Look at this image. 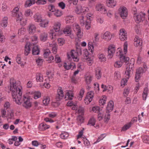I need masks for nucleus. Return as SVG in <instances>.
<instances>
[{
  "label": "nucleus",
  "mask_w": 149,
  "mask_h": 149,
  "mask_svg": "<svg viewBox=\"0 0 149 149\" xmlns=\"http://www.w3.org/2000/svg\"><path fill=\"white\" fill-rule=\"evenodd\" d=\"M9 88L11 91L13 101L18 104H21L22 101V87L18 86L15 80L11 79Z\"/></svg>",
  "instance_id": "f257e3e1"
},
{
  "label": "nucleus",
  "mask_w": 149,
  "mask_h": 149,
  "mask_svg": "<svg viewBox=\"0 0 149 149\" xmlns=\"http://www.w3.org/2000/svg\"><path fill=\"white\" fill-rule=\"evenodd\" d=\"M12 14L13 16L16 17L17 22L19 23L23 26L26 24L27 20L23 19L22 14L19 11V9L18 7H15L13 10Z\"/></svg>",
  "instance_id": "f03ea898"
},
{
  "label": "nucleus",
  "mask_w": 149,
  "mask_h": 149,
  "mask_svg": "<svg viewBox=\"0 0 149 149\" xmlns=\"http://www.w3.org/2000/svg\"><path fill=\"white\" fill-rule=\"evenodd\" d=\"M89 11V8L88 7L82 5L77 6L75 10V12L77 14H84Z\"/></svg>",
  "instance_id": "7ed1b4c3"
},
{
  "label": "nucleus",
  "mask_w": 149,
  "mask_h": 149,
  "mask_svg": "<svg viewBox=\"0 0 149 149\" xmlns=\"http://www.w3.org/2000/svg\"><path fill=\"white\" fill-rule=\"evenodd\" d=\"M67 55L69 59H70L71 57L74 61L78 62L79 61V54L77 51L72 50L70 54H68Z\"/></svg>",
  "instance_id": "20e7f679"
},
{
  "label": "nucleus",
  "mask_w": 149,
  "mask_h": 149,
  "mask_svg": "<svg viewBox=\"0 0 149 149\" xmlns=\"http://www.w3.org/2000/svg\"><path fill=\"white\" fill-rule=\"evenodd\" d=\"M115 46L113 45H109L107 49L108 55V59H111L113 57L115 52Z\"/></svg>",
  "instance_id": "39448f33"
},
{
  "label": "nucleus",
  "mask_w": 149,
  "mask_h": 149,
  "mask_svg": "<svg viewBox=\"0 0 149 149\" xmlns=\"http://www.w3.org/2000/svg\"><path fill=\"white\" fill-rule=\"evenodd\" d=\"M73 27L77 37L79 38H81L83 36V33L81 31L79 25L75 23L73 24Z\"/></svg>",
  "instance_id": "423d86ee"
},
{
  "label": "nucleus",
  "mask_w": 149,
  "mask_h": 149,
  "mask_svg": "<svg viewBox=\"0 0 149 149\" xmlns=\"http://www.w3.org/2000/svg\"><path fill=\"white\" fill-rule=\"evenodd\" d=\"M94 97V93L92 91L88 92L84 99L85 103L87 104H89L93 100Z\"/></svg>",
  "instance_id": "0eeeda50"
},
{
  "label": "nucleus",
  "mask_w": 149,
  "mask_h": 149,
  "mask_svg": "<svg viewBox=\"0 0 149 149\" xmlns=\"http://www.w3.org/2000/svg\"><path fill=\"white\" fill-rule=\"evenodd\" d=\"M145 19V14L142 12L134 16V19L136 22L139 23L142 22Z\"/></svg>",
  "instance_id": "6e6552de"
},
{
  "label": "nucleus",
  "mask_w": 149,
  "mask_h": 149,
  "mask_svg": "<svg viewBox=\"0 0 149 149\" xmlns=\"http://www.w3.org/2000/svg\"><path fill=\"white\" fill-rule=\"evenodd\" d=\"M95 9L96 11L100 12L102 14H105L107 13V10L103 4H97L95 6Z\"/></svg>",
  "instance_id": "1a4fd4ad"
},
{
  "label": "nucleus",
  "mask_w": 149,
  "mask_h": 149,
  "mask_svg": "<svg viewBox=\"0 0 149 149\" xmlns=\"http://www.w3.org/2000/svg\"><path fill=\"white\" fill-rule=\"evenodd\" d=\"M116 55L120 56V59L121 60H125V61H126L127 63L128 61H129V58L128 57H126L123 55V52L121 49L120 48H118L116 52Z\"/></svg>",
  "instance_id": "9d476101"
},
{
  "label": "nucleus",
  "mask_w": 149,
  "mask_h": 149,
  "mask_svg": "<svg viewBox=\"0 0 149 149\" xmlns=\"http://www.w3.org/2000/svg\"><path fill=\"white\" fill-rule=\"evenodd\" d=\"M118 13L121 17L123 19H125L127 16L128 13L127 8L124 7L119 8Z\"/></svg>",
  "instance_id": "9b49d317"
},
{
  "label": "nucleus",
  "mask_w": 149,
  "mask_h": 149,
  "mask_svg": "<svg viewBox=\"0 0 149 149\" xmlns=\"http://www.w3.org/2000/svg\"><path fill=\"white\" fill-rule=\"evenodd\" d=\"M119 32V37L120 40L123 41L126 40L127 38V35L125 30L121 29L120 30Z\"/></svg>",
  "instance_id": "f8f14e48"
},
{
  "label": "nucleus",
  "mask_w": 149,
  "mask_h": 149,
  "mask_svg": "<svg viewBox=\"0 0 149 149\" xmlns=\"http://www.w3.org/2000/svg\"><path fill=\"white\" fill-rule=\"evenodd\" d=\"M23 97L24 102L22 104L23 106L26 109L30 108L32 104L29 99L25 96H24Z\"/></svg>",
  "instance_id": "ddd939ff"
},
{
  "label": "nucleus",
  "mask_w": 149,
  "mask_h": 149,
  "mask_svg": "<svg viewBox=\"0 0 149 149\" xmlns=\"http://www.w3.org/2000/svg\"><path fill=\"white\" fill-rule=\"evenodd\" d=\"M36 25L33 24H30L27 27V30L29 33L33 35L36 32Z\"/></svg>",
  "instance_id": "4468645a"
},
{
  "label": "nucleus",
  "mask_w": 149,
  "mask_h": 149,
  "mask_svg": "<svg viewBox=\"0 0 149 149\" xmlns=\"http://www.w3.org/2000/svg\"><path fill=\"white\" fill-rule=\"evenodd\" d=\"M64 96L63 92L61 88H58L57 90V94L56 96V99L57 101H59L63 99Z\"/></svg>",
  "instance_id": "2eb2a0df"
},
{
  "label": "nucleus",
  "mask_w": 149,
  "mask_h": 149,
  "mask_svg": "<svg viewBox=\"0 0 149 149\" xmlns=\"http://www.w3.org/2000/svg\"><path fill=\"white\" fill-rule=\"evenodd\" d=\"M101 70V68L99 67H97L95 69L94 72L95 77L98 79H100L102 77Z\"/></svg>",
  "instance_id": "dca6fc26"
},
{
  "label": "nucleus",
  "mask_w": 149,
  "mask_h": 149,
  "mask_svg": "<svg viewBox=\"0 0 149 149\" xmlns=\"http://www.w3.org/2000/svg\"><path fill=\"white\" fill-rule=\"evenodd\" d=\"M125 60H118L116 61L114 64V65L115 67L116 68H120L123 65V62H125V64L126 65H127V64H129V61H128L127 63H126V61H125Z\"/></svg>",
  "instance_id": "f3484780"
},
{
  "label": "nucleus",
  "mask_w": 149,
  "mask_h": 149,
  "mask_svg": "<svg viewBox=\"0 0 149 149\" xmlns=\"http://www.w3.org/2000/svg\"><path fill=\"white\" fill-rule=\"evenodd\" d=\"M143 72V69L141 67L137 68L136 71L135 75V80L136 82H138L141 77V74Z\"/></svg>",
  "instance_id": "a211bd4d"
},
{
  "label": "nucleus",
  "mask_w": 149,
  "mask_h": 149,
  "mask_svg": "<svg viewBox=\"0 0 149 149\" xmlns=\"http://www.w3.org/2000/svg\"><path fill=\"white\" fill-rule=\"evenodd\" d=\"M48 34L45 31H43L41 33L39 36V38L41 41L45 42L47 40Z\"/></svg>",
  "instance_id": "6ab92c4d"
},
{
  "label": "nucleus",
  "mask_w": 149,
  "mask_h": 149,
  "mask_svg": "<svg viewBox=\"0 0 149 149\" xmlns=\"http://www.w3.org/2000/svg\"><path fill=\"white\" fill-rule=\"evenodd\" d=\"M33 47V45L29 42L27 43L25 45L24 49V54L27 56L31 51V48Z\"/></svg>",
  "instance_id": "aec40b11"
},
{
  "label": "nucleus",
  "mask_w": 149,
  "mask_h": 149,
  "mask_svg": "<svg viewBox=\"0 0 149 149\" xmlns=\"http://www.w3.org/2000/svg\"><path fill=\"white\" fill-rule=\"evenodd\" d=\"M133 70L132 68H130L128 66H126V70L125 72V77L128 79L132 74Z\"/></svg>",
  "instance_id": "412c9836"
},
{
  "label": "nucleus",
  "mask_w": 149,
  "mask_h": 149,
  "mask_svg": "<svg viewBox=\"0 0 149 149\" xmlns=\"http://www.w3.org/2000/svg\"><path fill=\"white\" fill-rule=\"evenodd\" d=\"M112 38L111 33L109 31H106L103 34L102 38L107 41H109Z\"/></svg>",
  "instance_id": "4be33fe9"
},
{
  "label": "nucleus",
  "mask_w": 149,
  "mask_h": 149,
  "mask_svg": "<svg viewBox=\"0 0 149 149\" xmlns=\"http://www.w3.org/2000/svg\"><path fill=\"white\" fill-rule=\"evenodd\" d=\"M61 24L60 22H55L53 26V29L56 32H59L60 31Z\"/></svg>",
  "instance_id": "5701e85b"
},
{
  "label": "nucleus",
  "mask_w": 149,
  "mask_h": 149,
  "mask_svg": "<svg viewBox=\"0 0 149 149\" xmlns=\"http://www.w3.org/2000/svg\"><path fill=\"white\" fill-rule=\"evenodd\" d=\"M113 102L112 101H110L108 103L106 109V111L109 112L112 111L113 108Z\"/></svg>",
  "instance_id": "b1692460"
},
{
  "label": "nucleus",
  "mask_w": 149,
  "mask_h": 149,
  "mask_svg": "<svg viewBox=\"0 0 149 149\" xmlns=\"http://www.w3.org/2000/svg\"><path fill=\"white\" fill-rule=\"evenodd\" d=\"M74 97L73 92L71 91H67L65 95V98H67L68 99L71 100Z\"/></svg>",
  "instance_id": "393cba45"
},
{
  "label": "nucleus",
  "mask_w": 149,
  "mask_h": 149,
  "mask_svg": "<svg viewBox=\"0 0 149 149\" xmlns=\"http://www.w3.org/2000/svg\"><path fill=\"white\" fill-rule=\"evenodd\" d=\"M134 45L136 47L141 46L142 45L141 40L140 38L137 36L135 37L134 39Z\"/></svg>",
  "instance_id": "a878e982"
},
{
  "label": "nucleus",
  "mask_w": 149,
  "mask_h": 149,
  "mask_svg": "<svg viewBox=\"0 0 149 149\" xmlns=\"http://www.w3.org/2000/svg\"><path fill=\"white\" fill-rule=\"evenodd\" d=\"M49 22V21L48 20L42 19L41 21L40 22L39 25L41 27L45 28L48 26Z\"/></svg>",
  "instance_id": "bb28decb"
},
{
  "label": "nucleus",
  "mask_w": 149,
  "mask_h": 149,
  "mask_svg": "<svg viewBox=\"0 0 149 149\" xmlns=\"http://www.w3.org/2000/svg\"><path fill=\"white\" fill-rule=\"evenodd\" d=\"M50 126L45 123H41L39 126V129L40 131H44L49 128Z\"/></svg>",
  "instance_id": "cd10ccee"
},
{
  "label": "nucleus",
  "mask_w": 149,
  "mask_h": 149,
  "mask_svg": "<svg viewBox=\"0 0 149 149\" xmlns=\"http://www.w3.org/2000/svg\"><path fill=\"white\" fill-rule=\"evenodd\" d=\"M36 2V0H27L26 1L24 6L26 8L29 7L34 4Z\"/></svg>",
  "instance_id": "c85d7f7f"
},
{
  "label": "nucleus",
  "mask_w": 149,
  "mask_h": 149,
  "mask_svg": "<svg viewBox=\"0 0 149 149\" xmlns=\"http://www.w3.org/2000/svg\"><path fill=\"white\" fill-rule=\"evenodd\" d=\"M8 24V18L7 17H4L0 22V24L3 28L6 27Z\"/></svg>",
  "instance_id": "c756f323"
},
{
  "label": "nucleus",
  "mask_w": 149,
  "mask_h": 149,
  "mask_svg": "<svg viewBox=\"0 0 149 149\" xmlns=\"http://www.w3.org/2000/svg\"><path fill=\"white\" fill-rule=\"evenodd\" d=\"M106 4L109 7L113 8L115 6L116 3L114 0H107Z\"/></svg>",
  "instance_id": "7c9ffc66"
},
{
  "label": "nucleus",
  "mask_w": 149,
  "mask_h": 149,
  "mask_svg": "<svg viewBox=\"0 0 149 149\" xmlns=\"http://www.w3.org/2000/svg\"><path fill=\"white\" fill-rule=\"evenodd\" d=\"M33 17L34 21L38 22H40L42 19L41 15L38 13L35 14L34 15Z\"/></svg>",
  "instance_id": "2f4dec72"
},
{
  "label": "nucleus",
  "mask_w": 149,
  "mask_h": 149,
  "mask_svg": "<svg viewBox=\"0 0 149 149\" xmlns=\"http://www.w3.org/2000/svg\"><path fill=\"white\" fill-rule=\"evenodd\" d=\"M63 32L65 36H68L72 32L71 29L69 26L66 27L64 29Z\"/></svg>",
  "instance_id": "473e14b6"
},
{
  "label": "nucleus",
  "mask_w": 149,
  "mask_h": 149,
  "mask_svg": "<svg viewBox=\"0 0 149 149\" xmlns=\"http://www.w3.org/2000/svg\"><path fill=\"white\" fill-rule=\"evenodd\" d=\"M36 78L37 82H42L43 81V75L40 73H37L36 75Z\"/></svg>",
  "instance_id": "72a5a7b5"
},
{
  "label": "nucleus",
  "mask_w": 149,
  "mask_h": 149,
  "mask_svg": "<svg viewBox=\"0 0 149 149\" xmlns=\"http://www.w3.org/2000/svg\"><path fill=\"white\" fill-rule=\"evenodd\" d=\"M107 97L105 95H103L99 100V103L100 105H104L106 103Z\"/></svg>",
  "instance_id": "f704fd0d"
},
{
  "label": "nucleus",
  "mask_w": 149,
  "mask_h": 149,
  "mask_svg": "<svg viewBox=\"0 0 149 149\" xmlns=\"http://www.w3.org/2000/svg\"><path fill=\"white\" fill-rule=\"evenodd\" d=\"M85 81L87 84H90L93 78V76L91 75L86 76L85 77Z\"/></svg>",
  "instance_id": "c9c22d12"
},
{
  "label": "nucleus",
  "mask_w": 149,
  "mask_h": 149,
  "mask_svg": "<svg viewBox=\"0 0 149 149\" xmlns=\"http://www.w3.org/2000/svg\"><path fill=\"white\" fill-rule=\"evenodd\" d=\"M84 90L83 88H82L79 92L77 96V98L78 100H81L83 96L84 93Z\"/></svg>",
  "instance_id": "e433bc0d"
},
{
  "label": "nucleus",
  "mask_w": 149,
  "mask_h": 149,
  "mask_svg": "<svg viewBox=\"0 0 149 149\" xmlns=\"http://www.w3.org/2000/svg\"><path fill=\"white\" fill-rule=\"evenodd\" d=\"M32 54L33 55H38L39 53V50L37 46H34L33 47L32 50Z\"/></svg>",
  "instance_id": "4c0bfd02"
},
{
  "label": "nucleus",
  "mask_w": 149,
  "mask_h": 149,
  "mask_svg": "<svg viewBox=\"0 0 149 149\" xmlns=\"http://www.w3.org/2000/svg\"><path fill=\"white\" fill-rule=\"evenodd\" d=\"M24 15L26 17H31L33 15V13L30 9H27L25 11Z\"/></svg>",
  "instance_id": "58836bf2"
},
{
  "label": "nucleus",
  "mask_w": 149,
  "mask_h": 149,
  "mask_svg": "<svg viewBox=\"0 0 149 149\" xmlns=\"http://www.w3.org/2000/svg\"><path fill=\"white\" fill-rule=\"evenodd\" d=\"M98 57L99 61L101 62H104L106 61V58L103 54H99Z\"/></svg>",
  "instance_id": "ea45409f"
},
{
  "label": "nucleus",
  "mask_w": 149,
  "mask_h": 149,
  "mask_svg": "<svg viewBox=\"0 0 149 149\" xmlns=\"http://www.w3.org/2000/svg\"><path fill=\"white\" fill-rule=\"evenodd\" d=\"M131 125L129 123L125 124L122 128L121 131H125L129 129Z\"/></svg>",
  "instance_id": "a19ab883"
},
{
  "label": "nucleus",
  "mask_w": 149,
  "mask_h": 149,
  "mask_svg": "<svg viewBox=\"0 0 149 149\" xmlns=\"http://www.w3.org/2000/svg\"><path fill=\"white\" fill-rule=\"evenodd\" d=\"M54 15L57 17H61L63 14L62 11L59 10H57L54 11Z\"/></svg>",
  "instance_id": "79ce46f5"
},
{
  "label": "nucleus",
  "mask_w": 149,
  "mask_h": 149,
  "mask_svg": "<svg viewBox=\"0 0 149 149\" xmlns=\"http://www.w3.org/2000/svg\"><path fill=\"white\" fill-rule=\"evenodd\" d=\"M74 20V17L72 16H69L65 18V21L67 23H72Z\"/></svg>",
  "instance_id": "37998d69"
},
{
  "label": "nucleus",
  "mask_w": 149,
  "mask_h": 149,
  "mask_svg": "<svg viewBox=\"0 0 149 149\" xmlns=\"http://www.w3.org/2000/svg\"><path fill=\"white\" fill-rule=\"evenodd\" d=\"M104 120L105 122H108L110 118V114L109 112L108 111H106L105 114L104 113Z\"/></svg>",
  "instance_id": "c03bdc74"
},
{
  "label": "nucleus",
  "mask_w": 149,
  "mask_h": 149,
  "mask_svg": "<svg viewBox=\"0 0 149 149\" xmlns=\"http://www.w3.org/2000/svg\"><path fill=\"white\" fill-rule=\"evenodd\" d=\"M86 62L89 66H91L93 63V59L92 58L88 57L85 58Z\"/></svg>",
  "instance_id": "a18cd8bd"
},
{
  "label": "nucleus",
  "mask_w": 149,
  "mask_h": 149,
  "mask_svg": "<svg viewBox=\"0 0 149 149\" xmlns=\"http://www.w3.org/2000/svg\"><path fill=\"white\" fill-rule=\"evenodd\" d=\"M88 49L89 52L93 54V52L94 51V47L92 43H89L88 44Z\"/></svg>",
  "instance_id": "49530a36"
},
{
  "label": "nucleus",
  "mask_w": 149,
  "mask_h": 149,
  "mask_svg": "<svg viewBox=\"0 0 149 149\" xmlns=\"http://www.w3.org/2000/svg\"><path fill=\"white\" fill-rule=\"evenodd\" d=\"M41 93L40 91L35 92L33 94V97L34 99H37L41 97Z\"/></svg>",
  "instance_id": "de8ad7c7"
},
{
  "label": "nucleus",
  "mask_w": 149,
  "mask_h": 149,
  "mask_svg": "<svg viewBox=\"0 0 149 149\" xmlns=\"http://www.w3.org/2000/svg\"><path fill=\"white\" fill-rule=\"evenodd\" d=\"M68 136L69 134L68 132H63L60 134V137L62 139H65L68 137Z\"/></svg>",
  "instance_id": "09e8293b"
},
{
  "label": "nucleus",
  "mask_w": 149,
  "mask_h": 149,
  "mask_svg": "<svg viewBox=\"0 0 149 149\" xmlns=\"http://www.w3.org/2000/svg\"><path fill=\"white\" fill-rule=\"evenodd\" d=\"M36 62L38 65L41 66L43 63L44 60L41 58L39 57L36 59Z\"/></svg>",
  "instance_id": "8fccbe9b"
},
{
  "label": "nucleus",
  "mask_w": 149,
  "mask_h": 149,
  "mask_svg": "<svg viewBox=\"0 0 149 149\" xmlns=\"http://www.w3.org/2000/svg\"><path fill=\"white\" fill-rule=\"evenodd\" d=\"M120 74L118 71H115L114 74V78L115 79L117 80L120 78Z\"/></svg>",
  "instance_id": "3c124183"
},
{
  "label": "nucleus",
  "mask_w": 149,
  "mask_h": 149,
  "mask_svg": "<svg viewBox=\"0 0 149 149\" xmlns=\"http://www.w3.org/2000/svg\"><path fill=\"white\" fill-rule=\"evenodd\" d=\"M14 115L13 111H11L7 114L6 118L7 120L9 119H13L14 118Z\"/></svg>",
  "instance_id": "603ef678"
},
{
  "label": "nucleus",
  "mask_w": 149,
  "mask_h": 149,
  "mask_svg": "<svg viewBox=\"0 0 149 149\" xmlns=\"http://www.w3.org/2000/svg\"><path fill=\"white\" fill-rule=\"evenodd\" d=\"M148 88L147 87L145 88L143 94V100H146L147 96Z\"/></svg>",
  "instance_id": "864d4df0"
},
{
  "label": "nucleus",
  "mask_w": 149,
  "mask_h": 149,
  "mask_svg": "<svg viewBox=\"0 0 149 149\" xmlns=\"http://www.w3.org/2000/svg\"><path fill=\"white\" fill-rule=\"evenodd\" d=\"M129 79L126 77L123 79L121 81V86L123 87L125 85L127 84V83Z\"/></svg>",
  "instance_id": "5fc2aeb1"
},
{
  "label": "nucleus",
  "mask_w": 149,
  "mask_h": 149,
  "mask_svg": "<svg viewBox=\"0 0 149 149\" xmlns=\"http://www.w3.org/2000/svg\"><path fill=\"white\" fill-rule=\"evenodd\" d=\"M1 116L3 118H6V109H4L2 108L1 110Z\"/></svg>",
  "instance_id": "6e6d98bb"
},
{
  "label": "nucleus",
  "mask_w": 149,
  "mask_h": 149,
  "mask_svg": "<svg viewBox=\"0 0 149 149\" xmlns=\"http://www.w3.org/2000/svg\"><path fill=\"white\" fill-rule=\"evenodd\" d=\"M95 118L94 117H92L89 120L87 125H91V126H93L95 125Z\"/></svg>",
  "instance_id": "4d7b16f0"
},
{
  "label": "nucleus",
  "mask_w": 149,
  "mask_h": 149,
  "mask_svg": "<svg viewBox=\"0 0 149 149\" xmlns=\"http://www.w3.org/2000/svg\"><path fill=\"white\" fill-rule=\"evenodd\" d=\"M86 20H84V17L83 16H81L79 17L80 24L81 26H84L86 22Z\"/></svg>",
  "instance_id": "13d9d810"
},
{
  "label": "nucleus",
  "mask_w": 149,
  "mask_h": 149,
  "mask_svg": "<svg viewBox=\"0 0 149 149\" xmlns=\"http://www.w3.org/2000/svg\"><path fill=\"white\" fill-rule=\"evenodd\" d=\"M50 102V98L48 97H47L44 98L42 101L43 104L45 106L48 105Z\"/></svg>",
  "instance_id": "bf43d9fd"
},
{
  "label": "nucleus",
  "mask_w": 149,
  "mask_h": 149,
  "mask_svg": "<svg viewBox=\"0 0 149 149\" xmlns=\"http://www.w3.org/2000/svg\"><path fill=\"white\" fill-rule=\"evenodd\" d=\"M58 42L60 46H62L65 43V40L63 38H59L58 39Z\"/></svg>",
  "instance_id": "052dcab7"
},
{
  "label": "nucleus",
  "mask_w": 149,
  "mask_h": 149,
  "mask_svg": "<svg viewBox=\"0 0 149 149\" xmlns=\"http://www.w3.org/2000/svg\"><path fill=\"white\" fill-rule=\"evenodd\" d=\"M26 32V29L24 28H21L18 30V34L19 36H21L24 34Z\"/></svg>",
  "instance_id": "680f3d73"
},
{
  "label": "nucleus",
  "mask_w": 149,
  "mask_h": 149,
  "mask_svg": "<svg viewBox=\"0 0 149 149\" xmlns=\"http://www.w3.org/2000/svg\"><path fill=\"white\" fill-rule=\"evenodd\" d=\"M106 136L105 134H101L98 138L97 141L95 142V143L99 142L100 141L103 139Z\"/></svg>",
  "instance_id": "e2e57ef3"
},
{
  "label": "nucleus",
  "mask_w": 149,
  "mask_h": 149,
  "mask_svg": "<svg viewBox=\"0 0 149 149\" xmlns=\"http://www.w3.org/2000/svg\"><path fill=\"white\" fill-rule=\"evenodd\" d=\"M31 39L33 42L36 43L38 42V37L36 34L34 35L31 37Z\"/></svg>",
  "instance_id": "0e129e2a"
},
{
  "label": "nucleus",
  "mask_w": 149,
  "mask_h": 149,
  "mask_svg": "<svg viewBox=\"0 0 149 149\" xmlns=\"http://www.w3.org/2000/svg\"><path fill=\"white\" fill-rule=\"evenodd\" d=\"M77 112H78L79 114H83L84 112V108L81 107H79L77 108Z\"/></svg>",
  "instance_id": "69168bd1"
},
{
  "label": "nucleus",
  "mask_w": 149,
  "mask_h": 149,
  "mask_svg": "<svg viewBox=\"0 0 149 149\" xmlns=\"http://www.w3.org/2000/svg\"><path fill=\"white\" fill-rule=\"evenodd\" d=\"M11 107L10 103L8 102H6L4 104V108L5 109H10Z\"/></svg>",
  "instance_id": "338daca9"
},
{
  "label": "nucleus",
  "mask_w": 149,
  "mask_h": 149,
  "mask_svg": "<svg viewBox=\"0 0 149 149\" xmlns=\"http://www.w3.org/2000/svg\"><path fill=\"white\" fill-rule=\"evenodd\" d=\"M17 62L18 64H21L22 63V59L21 55L20 54H17L16 58Z\"/></svg>",
  "instance_id": "774afa93"
}]
</instances>
